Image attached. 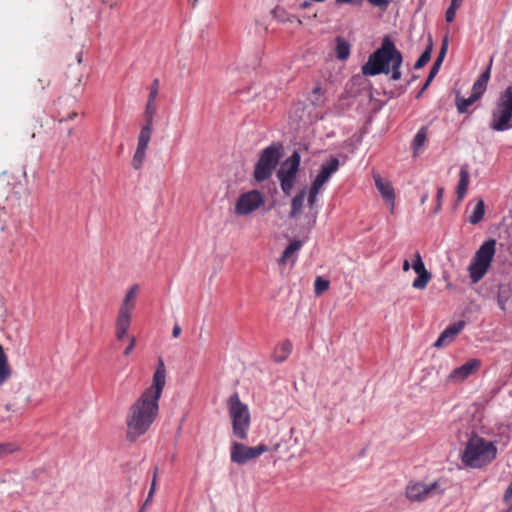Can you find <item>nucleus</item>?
Masks as SVG:
<instances>
[{"label":"nucleus","mask_w":512,"mask_h":512,"mask_svg":"<svg viewBox=\"0 0 512 512\" xmlns=\"http://www.w3.org/2000/svg\"><path fill=\"white\" fill-rule=\"evenodd\" d=\"M489 128L497 132L512 128V86L506 87L496 99L491 111Z\"/></svg>","instance_id":"6"},{"label":"nucleus","mask_w":512,"mask_h":512,"mask_svg":"<svg viewBox=\"0 0 512 512\" xmlns=\"http://www.w3.org/2000/svg\"><path fill=\"white\" fill-rule=\"evenodd\" d=\"M512 297V288L508 284H500L498 286L497 303L502 311L506 310V303Z\"/></svg>","instance_id":"22"},{"label":"nucleus","mask_w":512,"mask_h":512,"mask_svg":"<svg viewBox=\"0 0 512 512\" xmlns=\"http://www.w3.org/2000/svg\"><path fill=\"white\" fill-rule=\"evenodd\" d=\"M146 150L147 148L145 147L137 146L132 159V166L134 169L139 170L143 166L146 157Z\"/></svg>","instance_id":"31"},{"label":"nucleus","mask_w":512,"mask_h":512,"mask_svg":"<svg viewBox=\"0 0 512 512\" xmlns=\"http://www.w3.org/2000/svg\"><path fill=\"white\" fill-rule=\"evenodd\" d=\"M491 63L492 61L490 62V65L485 69V71H483L474 82L471 95L468 98L461 96L456 97V108L460 114L468 112V108L483 96L490 79Z\"/></svg>","instance_id":"10"},{"label":"nucleus","mask_w":512,"mask_h":512,"mask_svg":"<svg viewBox=\"0 0 512 512\" xmlns=\"http://www.w3.org/2000/svg\"><path fill=\"white\" fill-rule=\"evenodd\" d=\"M459 7H460L459 5L450 3V6L448 7V9L446 10V13H445V19L447 22L450 23L454 20L456 11Z\"/></svg>","instance_id":"41"},{"label":"nucleus","mask_w":512,"mask_h":512,"mask_svg":"<svg viewBox=\"0 0 512 512\" xmlns=\"http://www.w3.org/2000/svg\"><path fill=\"white\" fill-rule=\"evenodd\" d=\"M311 2L310 0H305L304 2H302L299 7L301 9H308L310 6H311Z\"/></svg>","instance_id":"51"},{"label":"nucleus","mask_w":512,"mask_h":512,"mask_svg":"<svg viewBox=\"0 0 512 512\" xmlns=\"http://www.w3.org/2000/svg\"><path fill=\"white\" fill-rule=\"evenodd\" d=\"M131 314L132 313L119 310L118 317L116 320V329L128 331L131 323Z\"/></svg>","instance_id":"30"},{"label":"nucleus","mask_w":512,"mask_h":512,"mask_svg":"<svg viewBox=\"0 0 512 512\" xmlns=\"http://www.w3.org/2000/svg\"><path fill=\"white\" fill-rule=\"evenodd\" d=\"M497 449L492 442L472 434L462 452V463L471 468H480L496 458Z\"/></svg>","instance_id":"3"},{"label":"nucleus","mask_w":512,"mask_h":512,"mask_svg":"<svg viewBox=\"0 0 512 512\" xmlns=\"http://www.w3.org/2000/svg\"><path fill=\"white\" fill-rule=\"evenodd\" d=\"M181 333V327L178 324H175L172 330V336L177 338Z\"/></svg>","instance_id":"49"},{"label":"nucleus","mask_w":512,"mask_h":512,"mask_svg":"<svg viewBox=\"0 0 512 512\" xmlns=\"http://www.w3.org/2000/svg\"><path fill=\"white\" fill-rule=\"evenodd\" d=\"M159 80L154 79L150 88H149V95H148V101L150 102H156L158 91H159Z\"/></svg>","instance_id":"40"},{"label":"nucleus","mask_w":512,"mask_h":512,"mask_svg":"<svg viewBox=\"0 0 512 512\" xmlns=\"http://www.w3.org/2000/svg\"><path fill=\"white\" fill-rule=\"evenodd\" d=\"M75 59L77 61V64L80 65L82 62V48L76 51L75 53Z\"/></svg>","instance_id":"50"},{"label":"nucleus","mask_w":512,"mask_h":512,"mask_svg":"<svg viewBox=\"0 0 512 512\" xmlns=\"http://www.w3.org/2000/svg\"><path fill=\"white\" fill-rule=\"evenodd\" d=\"M496 252V240L488 239L476 251L468 270L472 283H478L488 272Z\"/></svg>","instance_id":"8"},{"label":"nucleus","mask_w":512,"mask_h":512,"mask_svg":"<svg viewBox=\"0 0 512 512\" xmlns=\"http://www.w3.org/2000/svg\"><path fill=\"white\" fill-rule=\"evenodd\" d=\"M432 50H433V41H432V37L429 36L428 43H427L425 50L423 51V53L420 55V57L414 64L415 69H421L430 61Z\"/></svg>","instance_id":"27"},{"label":"nucleus","mask_w":512,"mask_h":512,"mask_svg":"<svg viewBox=\"0 0 512 512\" xmlns=\"http://www.w3.org/2000/svg\"><path fill=\"white\" fill-rule=\"evenodd\" d=\"M511 498H512V480L504 493L503 500H504V502H508Z\"/></svg>","instance_id":"46"},{"label":"nucleus","mask_w":512,"mask_h":512,"mask_svg":"<svg viewBox=\"0 0 512 512\" xmlns=\"http://www.w3.org/2000/svg\"><path fill=\"white\" fill-rule=\"evenodd\" d=\"M305 198H306V191L305 190H301L293 199H292V203H291V213L294 215V214H297V213H300L302 207H303V204H304V201H305Z\"/></svg>","instance_id":"32"},{"label":"nucleus","mask_w":512,"mask_h":512,"mask_svg":"<svg viewBox=\"0 0 512 512\" xmlns=\"http://www.w3.org/2000/svg\"><path fill=\"white\" fill-rule=\"evenodd\" d=\"M4 229H5V226H1V229H0V230H1L2 232L4 231Z\"/></svg>","instance_id":"60"},{"label":"nucleus","mask_w":512,"mask_h":512,"mask_svg":"<svg viewBox=\"0 0 512 512\" xmlns=\"http://www.w3.org/2000/svg\"><path fill=\"white\" fill-rule=\"evenodd\" d=\"M437 485V482L429 485L424 483L410 485L406 488V496L412 501H422L437 488Z\"/></svg>","instance_id":"16"},{"label":"nucleus","mask_w":512,"mask_h":512,"mask_svg":"<svg viewBox=\"0 0 512 512\" xmlns=\"http://www.w3.org/2000/svg\"><path fill=\"white\" fill-rule=\"evenodd\" d=\"M505 512H510V510H509V509H507V510H505Z\"/></svg>","instance_id":"61"},{"label":"nucleus","mask_w":512,"mask_h":512,"mask_svg":"<svg viewBox=\"0 0 512 512\" xmlns=\"http://www.w3.org/2000/svg\"><path fill=\"white\" fill-rule=\"evenodd\" d=\"M485 204L483 200H478L473 206L471 213L468 216L470 224H478L484 217Z\"/></svg>","instance_id":"23"},{"label":"nucleus","mask_w":512,"mask_h":512,"mask_svg":"<svg viewBox=\"0 0 512 512\" xmlns=\"http://www.w3.org/2000/svg\"><path fill=\"white\" fill-rule=\"evenodd\" d=\"M77 116V113H71L66 117V120H73Z\"/></svg>","instance_id":"55"},{"label":"nucleus","mask_w":512,"mask_h":512,"mask_svg":"<svg viewBox=\"0 0 512 512\" xmlns=\"http://www.w3.org/2000/svg\"><path fill=\"white\" fill-rule=\"evenodd\" d=\"M402 63V53L389 37H385L381 46L369 56L368 61L362 66L361 72L364 76L391 73V79L397 81L402 76L400 70Z\"/></svg>","instance_id":"2"},{"label":"nucleus","mask_w":512,"mask_h":512,"mask_svg":"<svg viewBox=\"0 0 512 512\" xmlns=\"http://www.w3.org/2000/svg\"><path fill=\"white\" fill-rule=\"evenodd\" d=\"M356 0H335L336 4H352L354 3Z\"/></svg>","instance_id":"54"},{"label":"nucleus","mask_w":512,"mask_h":512,"mask_svg":"<svg viewBox=\"0 0 512 512\" xmlns=\"http://www.w3.org/2000/svg\"><path fill=\"white\" fill-rule=\"evenodd\" d=\"M443 194H444V189L442 187H439L437 189V194H436L437 205H436V208L434 209V213L438 212L441 207V201L443 198Z\"/></svg>","instance_id":"44"},{"label":"nucleus","mask_w":512,"mask_h":512,"mask_svg":"<svg viewBox=\"0 0 512 512\" xmlns=\"http://www.w3.org/2000/svg\"><path fill=\"white\" fill-rule=\"evenodd\" d=\"M463 0H451V3L461 6Z\"/></svg>","instance_id":"56"},{"label":"nucleus","mask_w":512,"mask_h":512,"mask_svg":"<svg viewBox=\"0 0 512 512\" xmlns=\"http://www.w3.org/2000/svg\"><path fill=\"white\" fill-rule=\"evenodd\" d=\"M428 128L426 126H422L414 136L412 142V148L414 151V155L418 154V151L424 146L427 140Z\"/></svg>","instance_id":"24"},{"label":"nucleus","mask_w":512,"mask_h":512,"mask_svg":"<svg viewBox=\"0 0 512 512\" xmlns=\"http://www.w3.org/2000/svg\"><path fill=\"white\" fill-rule=\"evenodd\" d=\"M292 351V343L289 340L283 341L279 344L273 354V359L275 362L280 363L285 361Z\"/></svg>","instance_id":"20"},{"label":"nucleus","mask_w":512,"mask_h":512,"mask_svg":"<svg viewBox=\"0 0 512 512\" xmlns=\"http://www.w3.org/2000/svg\"><path fill=\"white\" fill-rule=\"evenodd\" d=\"M263 202L262 194L258 190H252L239 197L235 210L239 215H246L260 207Z\"/></svg>","instance_id":"12"},{"label":"nucleus","mask_w":512,"mask_h":512,"mask_svg":"<svg viewBox=\"0 0 512 512\" xmlns=\"http://www.w3.org/2000/svg\"><path fill=\"white\" fill-rule=\"evenodd\" d=\"M372 5L378 6V7H385L388 5V0H368Z\"/></svg>","instance_id":"47"},{"label":"nucleus","mask_w":512,"mask_h":512,"mask_svg":"<svg viewBox=\"0 0 512 512\" xmlns=\"http://www.w3.org/2000/svg\"><path fill=\"white\" fill-rule=\"evenodd\" d=\"M465 327V321L460 320L453 324H450L448 327L444 329V331L440 334L436 342L433 344L435 348H442L445 343L452 342L454 338L463 330Z\"/></svg>","instance_id":"17"},{"label":"nucleus","mask_w":512,"mask_h":512,"mask_svg":"<svg viewBox=\"0 0 512 512\" xmlns=\"http://www.w3.org/2000/svg\"><path fill=\"white\" fill-rule=\"evenodd\" d=\"M277 13H278V10H275L274 11L275 17L278 18L280 21H282V22H285V21L292 22L293 21L292 18H294V16L289 17L287 19H283V18H280V16Z\"/></svg>","instance_id":"52"},{"label":"nucleus","mask_w":512,"mask_h":512,"mask_svg":"<svg viewBox=\"0 0 512 512\" xmlns=\"http://www.w3.org/2000/svg\"><path fill=\"white\" fill-rule=\"evenodd\" d=\"M278 447H279V444L274 445V446H273V450H277V449H278Z\"/></svg>","instance_id":"58"},{"label":"nucleus","mask_w":512,"mask_h":512,"mask_svg":"<svg viewBox=\"0 0 512 512\" xmlns=\"http://www.w3.org/2000/svg\"><path fill=\"white\" fill-rule=\"evenodd\" d=\"M481 365L478 359H470L460 367L455 368L448 376L449 381L462 382L473 374Z\"/></svg>","instance_id":"15"},{"label":"nucleus","mask_w":512,"mask_h":512,"mask_svg":"<svg viewBox=\"0 0 512 512\" xmlns=\"http://www.w3.org/2000/svg\"><path fill=\"white\" fill-rule=\"evenodd\" d=\"M140 290L138 284H133L127 291L119 310L132 313L135 308V299Z\"/></svg>","instance_id":"19"},{"label":"nucleus","mask_w":512,"mask_h":512,"mask_svg":"<svg viewBox=\"0 0 512 512\" xmlns=\"http://www.w3.org/2000/svg\"><path fill=\"white\" fill-rule=\"evenodd\" d=\"M330 287V281L323 278L322 276H317L314 283V293L316 296H321L324 292H326Z\"/></svg>","instance_id":"33"},{"label":"nucleus","mask_w":512,"mask_h":512,"mask_svg":"<svg viewBox=\"0 0 512 512\" xmlns=\"http://www.w3.org/2000/svg\"><path fill=\"white\" fill-rule=\"evenodd\" d=\"M320 90H321V88H320V87H315V88H314V90H313V92H314V93H319V92H320Z\"/></svg>","instance_id":"57"},{"label":"nucleus","mask_w":512,"mask_h":512,"mask_svg":"<svg viewBox=\"0 0 512 512\" xmlns=\"http://www.w3.org/2000/svg\"><path fill=\"white\" fill-rule=\"evenodd\" d=\"M156 112H157V107H156L155 102L147 101L145 111H144L145 124H149V125L153 126V121H154Z\"/></svg>","instance_id":"34"},{"label":"nucleus","mask_w":512,"mask_h":512,"mask_svg":"<svg viewBox=\"0 0 512 512\" xmlns=\"http://www.w3.org/2000/svg\"><path fill=\"white\" fill-rule=\"evenodd\" d=\"M335 54L339 60H346L350 55V44L342 37H337Z\"/></svg>","instance_id":"25"},{"label":"nucleus","mask_w":512,"mask_h":512,"mask_svg":"<svg viewBox=\"0 0 512 512\" xmlns=\"http://www.w3.org/2000/svg\"><path fill=\"white\" fill-rule=\"evenodd\" d=\"M410 267H412V265L410 264V262L407 259H405L403 261V266H402L403 271H405V272L408 271L410 269Z\"/></svg>","instance_id":"53"},{"label":"nucleus","mask_w":512,"mask_h":512,"mask_svg":"<svg viewBox=\"0 0 512 512\" xmlns=\"http://www.w3.org/2000/svg\"><path fill=\"white\" fill-rule=\"evenodd\" d=\"M267 451H269V448L264 444L249 447L239 442H233L231 446V461L238 465H244Z\"/></svg>","instance_id":"11"},{"label":"nucleus","mask_w":512,"mask_h":512,"mask_svg":"<svg viewBox=\"0 0 512 512\" xmlns=\"http://www.w3.org/2000/svg\"><path fill=\"white\" fill-rule=\"evenodd\" d=\"M11 376V370L7 363L6 355L0 346V384L6 382Z\"/></svg>","instance_id":"28"},{"label":"nucleus","mask_w":512,"mask_h":512,"mask_svg":"<svg viewBox=\"0 0 512 512\" xmlns=\"http://www.w3.org/2000/svg\"><path fill=\"white\" fill-rule=\"evenodd\" d=\"M126 334H127L126 330L116 329V338L118 340H123L124 337L126 336Z\"/></svg>","instance_id":"48"},{"label":"nucleus","mask_w":512,"mask_h":512,"mask_svg":"<svg viewBox=\"0 0 512 512\" xmlns=\"http://www.w3.org/2000/svg\"><path fill=\"white\" fill-rule=\"evenodd\" d=\"M447 50H448V38L445 37L442 41L440 51L438 53V56H437L435 62L432 65V67H436L438 70L440 69L442 62L446 56Z\"/></svg>","instance_id":"37"},{"label":"nucleus","mask_w":512,"mask_h":512,"mask_svg":"<svg viewBox=\"0 0 512 512\" xmlns=\"http://www.w3.org/2000/svg\"><path fill=\"white\" fill-rule=\"evenodd\" d=\"M277 241L287 240V245L277 260L279 266L290 263L294 266L297 260V253L300 251L309 238V231L305 226H287L281 233L275 234Z\"/></svg>","instance_id":"4"},{"label":"nucleus","mask_w":512,"mask_h":512,"mask_svg":"<svg viewBox=\"0 0 512 512\" xmlns=\"http://www.w3.org/2000/svg\"><path fill=\"white\" fill-rule=\"evenodd\" d=\"M301 162L300 154L294 151L277 171V178L285 195H290L296 181V176Z\"/></svg>","instance_id":"9"},{"label":"nucleus","mask_w":512,"mask_h":512,"mask_svg":"<svg viewBox=\"0 0 512 512\" xmlns=\"http://www.w3.org/2000/svg\"><path fill=\"white\" fill-rule=\"evenodd\" d=\"M508 509L510 510V512H512V504L508 507Z\"/></svg>","instance_id":"59"},{"label":"nucleus","mask_w":512,"mask_h":512,"mask_svg":"<svg viewBox=\"0 0 512 512\" xmlns=\"http://www.w3.org/2000/svg\"><path fill=\"white\" fill-rule=\"evenodd\" d=\"M166 384V368L162 357L158 358L152 385L130 407L127 416L126 439L135 442L145 434L155 421L159 412V399Z\"/></svg>","instance_id":"1"},{"label":"nucleus","mask_w":512,"mask_h":512,"mask_svg":"<svg viewBox=\"0 0 512 512\" xmlns=\"http://www.w3.org/2000/svg\"><path fill=\"white\" fill-rule=\"evenodd\" d=\"M340 162L337 157H331L329 161L322 164L319 173L312 182L314 191L321 190L323 186L329 181L331 176L339 169Z\"/></svg>","instance_id":"13"},{"label":"nucleus","mask_w":512,"mask_h":512,"mask_svg":"<svg viewBox=\"0 0 512 512\" xmlns=\"http://www.w3.org/2000/svg\"><path fill=\"white\" fill-rule=\"evenodd\" d=\"M321 190L314 191V185L312 184L310 187L309 195H308V203L312 206L316 200L317 195Z\"/></svg>","instance_id":"43"},{"label":"nucleus","mask_w":512,"mask_h":512,"mask_svg":"<svg viewBox=\"0 0 512 512\" xmlns=\"http://www.w3.org/2000/svg\"><path fill=\"white\" fill-rule=\"evenodd\" d=\"M82 76H83L82 69H80V71L77 72L76 75H75L76 83H75V94H74V97H76L78 94H81L83 92V85L81 84Z\"/></svg>","instance_id":"42"},{"label":"nucleus","mask_w":512,"mask_h":512,"mask_svg":"<svg viewBox=\"0 0 512 512\" xmlns=\"http://www.w3.org/2000/svg\"><path fill=\"white\" fill-rule=\"evenodd\" d=\"M438 72H439V70L436 67H431L430 72L428 74V77L426 78V81H425L423 87L416 94L417 99H419L423 95L424 91L429 87V85L431 84L432 80L434 79V77L437 75Z\"/></svg>","instance_id":"39"},{"label":"nucleus","mask_w":512,"mask_h":512,"mask_svg":"<svg viewBox=\"0 0 512 512\" xmlns=\"http://www.w3.org/2000/svg\"><path fill=\"white\" fill-rule=\"evenodd\" d=\"M152 129L153 126L149 124H144L140 130L139 136H138V143L137 146L148 148V144L151 139L152 135Z\"/></svg>","instance_id":"29"},{"label":"nucleus","mask_w":512,"mask_h":512,"mask_svg":"<svg viewBox=\"0 0 512 512\" xmlns=\"http://www.w3.org/2000/svg\"><path fill=\"white\" fill-rule=\"evenodd\" d=\"M227 408L234 437L246 440L251 424L248 406L240 400L238 393L235 392L227 399Z\"/></svg>","instance_id":"5"},{"label":"nucleus","mask_w":512,"mask_h":512,"mask_svg":"<svg viewBox=\"0 0 512 512\" xmlns=\"http://www.w3.org/2000/svg\"><path fill=\"white\" fill-rule=\"evenodd\" d=\"M134 347H135V338L132 336V337L130 338V343H129V345H128V346L126 347V349L124 350V355H125V356H128V355L132 352V350L134 349Z\"/></svg>","instance_id":"45"},{"label":"nucleus","mask_w":512,"mask_h":512,"mask_svg":"<svg viewBox=\"0 0 512 512\" xmlns=\"http://www.w3.org/2000/svg\"><path fill=\"white\" fill-rule=\"evenodd\" d=\"M19 451V447L12 442L0 443V459Z\"/></svg>","instance_id":"35"},{"label":"nucleus","mask_w":512,"mask_h":512,"mask_svg":"<svg viewBox=\"0 0 512 512\" xmlns=\"http://www.w3.org/2000/svg\"><path fill=\"white\" fill-rule=\"evenodd\" d=\"M18 411L19 409L16 408L14 404L7 403L4 405H0V421H5L9 419L11 413H17Z\"/></svg>","instance_id":"36"},{"label":"nucleus","mask_w":512,"mask_h":512,"mask_svg":"<svg viewBox=\"0 0 512 512\" xmlns=\"http://www.w3.org/2000/svg\"><path fill=\"white\" fill-rule=\"evenodd\" d=\"M412 268L418 275L417 278L413 281L412 287L419 290L425 289L428 282L432 278V274L425 268L424 262L422 261V257L419 252L414 254Z\"/></svg>","instance_id":"14"},{"label":"nucleus","mask_w":512,"mask_h":512,"mask_svg":"<svg viewBox=\"0 0 512 512\" xmlns=\"http://www.w3.org/2000/svg\"><path fill=\"white\" fill-rule=\"evenodd\" d=\"M469 178H470V175H469L467 167L462 166L460 168L459 182H458L457 189H456V193H457V196L459 199H462L467 192V188L469 185Z\"/></svg>","instance_id":"21"},{"label":"nucleus","mask_w":512,"mask_h":512,"mask_svg":"<svg viewBox=\"0 0 512 512\" xmlns=\"http://www.w3.org/2000/svg\"><path fill=\"white\" fill-rule=\"evenodd\" d=\"M158 471H159L158 467H155L154 471H153V479H152V483H151V487H150L147 499H146L144 505L140 508L139 512H143L144 511L145 506L150 502V500L152 499V497L154 495V492H155V489H156V482H157Z\"/></svg>","instance_id":"38"},{"label":"nucleus","mask_w":512,"mask_h":512,"mask_svg":"<svg viewBox=\"0 0 512 512\" xmlns=\"http://www.w3.org/2000/svg\"><path fill=\"white\" fill-rule=\"evenodd\" d=\"M375 186L382 195L386 204L392 209L394 207L395 193L389 182H384L380 176H374Z\"/></svg>","instance_id":"18"},{"label":"nucleus","mask_w":512,"mask_h":512,"mask_svg":"<svg viewBox=\"0 0 512 512\" xmlns=\"http://www.w3.org/2000/svg\"><path fill=\"white\" fill-rule=\"evenodd\" d=\"M283 155V145L273 142L260 152L259 159L255 164L253 177L257 182L269 179L277 167Z\"/></svg>","instance_id":"7"},{"label":"nucleus","mask_w":512,"mask_h":512,"mask_svg":"<svg viewBox=\"0 0 512 512\" xmlns=\"http://www.w3.org/2000/svg\"><path fill=\"white\" fill-rule=\"evenodd\" d=\"M30 195V191L26 184L19 183L15 185L9 195L10 199L17 201H26Z\"/></svg>","instance_id":"26"}]
</instances>
